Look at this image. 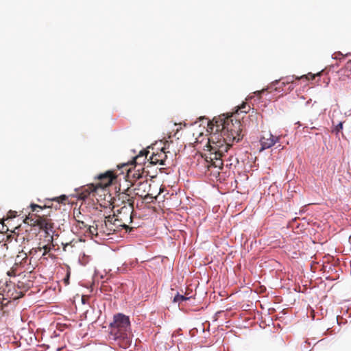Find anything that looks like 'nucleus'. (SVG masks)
I'll return each mask as SVG.
<instances>
[{"mask_svg": "<svg viewBox=\"0 0 351 351\" xmlns=\"http://www.w3.org/2000/svg\"><path fill=\"white\" fill-rule=\"evenodd\" d=\"M132 173L131 169H129L128 170V174H130V173Z\"/></svg>", "mask_w": 351, "mask_h": 351, "instance_id": "412c9836", "label": "nucleus"}, {"mask_svg": "<svg viewBox=\"0 0 351 351\" xmlns=\"http://www.w3.org/2000/svg\"><path fill=\"white\" fill-rule=\"evenodd\" d=\"M43 249L45 250V252L43 254V256H45L47 254V253L49 251L50 247H49L47 245H45L43 247Z\"/></svg>", "mask_w": 351, "mask_h": 351, "instance_id": "dca6fc26", "label": "nucleus"}, {"mask_svg": "<svg viewBox=\"0 0 351 351\" xmlns=\"http://www.w3.org/2000/svg\"><path fill=\"white\" fill-rule=\"evenodd\" d=\"M137 171H138V173H134L132 176H133L134 178H141V177H142V176H141V173H140V172H139V171H140V169H138L137 170Z\"/></svg>", "mask_w": 351, "mask_h": 351, "instance_id": "4468645a", "label": "nucleus"}, {"mask_svg": "<svg viewBox=\"0 0 351 351\" xmlns=\"http://www.w3.org/2000/svg\"><path fill=\"white\" fill-rule=\"evenodd\" d=\"M120 226H122L123 228H124L126 230L129 228V226L128 225H125V224H123V225H120Z\"/></svg>", "mask_w": 351, "mask_h": 351, "instance_id": "aec40b11", "label": "nucleus"}, {"mask_svg": "<svg viewBox=\"0 0 351 351\" xmlns=\"http://www.w3.org/2000/svg\"><path fill=\"white\" fill-rule=\"evenodd\" d=\"M88 230L89 233L91 234L92 235H95V234L98 235L99 234L97 225H96V226H89L88 228Z\"/></svg>", "mask_w": 351, "mask_h": 351, "instance_id": "9d476101", "label": "nucleus"}, {"mask_svg": "<svg viewBox=\"0 0 351 351\" xmlns=\"http://www.w3.org/2000/svg\"><path fill=\"white\" fill-rule=\"evenodd\" d=\"M40 227L47 234H49L51 232L54 233L53 227L52 224L47 222L46 221H43L40 222Z\"/></svg>", "mask_w": 351, "mask_h": 351, "instance_id": "0eeeda50", "label": "nucleus"}, {"mask_svg": "<svg viewBox=\"0 0 351 351\" xmlns=\"http://www.w3.org/2000/svg\"><path fill=\"white\" fill-rule=\"evenodd\" d=\"M108 223H112V221L110 220V217H108L107 221H104L105 226H107Z\"/></svg>", "mask_w": 351, "mask_h": 351, "instance_id": "f3484780", "label": "nucleus"}, {"mask_svg": "<svg viewBox=\"0 0 351 351\" xmlns=\"http://www.w3.org/2000/svg\"><path fill=\"white\" fill-rule=\"evenodd\" d=\"M34 269V267L31 266L27 254L21 252L16 256L14 264L10 270L7 272V275L10 277L16 276L25 271L31 272Z\"/></svg>", "mask_w": 351, "mask_h": 351, "instance_id": "f03ea898", "label": "nucleus"}, {"mask_svg": "<svg viewBox=\"0 0 351 351\" xmlns=\"http://www.w3.org/2000/svg\"><path fill=\"white\" fill-rule=\"evenodd\" d=\"M247 108L248 109L250 108V107H249V106H247V105H246V104H243V105L241 106V107L240 108V110H241V112H245V113H246V112H247V110H246V108Z\"/></svg>", "mask_w": 351, "mask_h": 351, "instance_id": "ddd939ff", "label": "nucleus"}, {"mask_svg": "<svg viewBox=\"0 0 351 351\" xmlns=\"http://www.w3.org/2000/svg\"><path fill=\"white\" fill-rule=\"evenodd\" d=\"M149 154V151H141L140 154L135 157L136 163H141L144 160V157L147 158V156Z\"/></svg>", "mask_w": 351, "mask_h": 351, "instance_id": "6e6552de", "label": "nucleus"}, {"mask_svg": "<svg viewBox=\"0 0 351 351\" xmlns=\"http://www.w3.org/2000/svg\"><path fill=\"white\" fill-rule=\"evenodd\" d=\"M279 84H280V82L278 80H276V81L272 82V84L271 85V88H275L276 90H278V89L281 88V86L276 87V86Z\"/></svg>", "mask_w": 351, "mask_h": 351, "instance_id": "f8f14e48", "label": "nucleus"}, {"mask_svg": "<svg viewBox=\"0 0 351 351\" xmlns=\"http://www.w3.org/2000/svg\"><path fill=\"white\" fill-rule=\"evenodd\" d=\"M31 208H32V211H35L36 210V208H41V207L37 204H31Z\"/></svg>", "mask_w": 351, "mask_h": 351, "instance_id": "2eb2a0df", "label": "nucleus"}, {"mask_svg": "<svg viewBox=\"0 0 351 351\" xmlns=\"http://www.w3.org/2000/svg\"><path fill=\"white\" fill-rule=\"evenodd\" d=\"M221 125H222V127L223 129L226 128H227V134H226V140L228 141L229 142H233V141H236V142H239L240 141V137H239V134L238 133V132H232L231 131L230 132H229V130H228V121L225 120V119H223V120H221ZM224 135H226V133L224 134Z\"/></svg>", "mask_w": 351, "mask_h": 351, "instance_id": "39448f33", "label": "nucleus"}, {"mask_svg": "<svg viewBox=\"0 0 351 351\" xmlns=\"http://www.w3.org/2000/svg\"><path fill=\"white\" fill-rule=\"evenodd\" d=\"M343 129V122H339L335 128L334 132H336V134H338Z\"/></svg>", "mask_w": 351, "mask_h": 351, "instance_id": "9b49d317", "label": "nucleus"}, {"mask_svg": "<svg viewBox=\"0 0 351 351\" xmlns=\"http://www.w3.org/2000/svg\"><path fill=\"white\" fill-rule=\"evenodd\" d=\"M278 141V137L274 136L271 133H265L260 139L261 150L269 149Z\"/></svg>", "mask_w": 351, "mask_h": 351, "instance_id": "7ed1b4c3", "label": "nucleus"}, {"mask_svg": "<svg viewBox=\"0 0 351 351\" xmlns=\"http://www.w3.org/2000/svg\"><path fill=\"white\" fill-rule=\"evenodd\" d=\"M189 300V297H186L183 295L180 294L179 293L173 298V302L178 303L179 304L184 301Z\"/></svg>", "mask_w": 351, "mask_h": 351, "instance_id": "1a4fd4ad", "label": "nucleus"}, {"mask_svg": "<svg viewBox=\"0 0 351 351\" xmlns=\"http://www.w3.org/2000/svg\"><path fill=\"white\" fill-rule=\"evenodd\" d=\"M110 335L114 340L122 341L124 346L131 345L130 322L128 316L122 313L114 315V321L110 324Z\"/></svg>", "mask_w": 351, "mask_h": 351, "instance_id": "f257e3e1", "label": "nucleus"}, {"mask_svg": "<svg viewBox=\"0 0 351 351\" xmlns=\"http://www.w3.org/2000/svg\"><path fill=\"white\" fill-rule=\"evenodd\" d=\"M99 180H104V185H109L112 183L114 179H115V176H114L112 171H107L105 173H101L98 176Z\"/></svg>", "mask_w": 351, "mask_h": 351, "instance_id": "423d86ee", "label": "nucleus"}, {"mask_svg": "<svg viewBox=\"0 0 351 351\" xmlns=\"http://www.w3.org/2000/svg\"><path fill=\"white\" fill-rule=\"evenodd\" d=\"M79 224H80V228H82V226H84V223L83 221H78Z\"/></svg>", "mask_w": 351, "mask_h": 351, "instance_id": "6ab92c4d", "label": "nucleus"}, {"mask_svg": "<svg viewBox=\"0 0 351 351\" xmlns=\"http://www.w3.org/2000/svg\"><path fill=\"white\" fill-rule=\"evenodd\" d=\"M263 91H264V90H262V92H263ZM261 91H257V94H258V95H261Z\"/></svg>", "mask_w": 351, "mask_h": 351, "instance_id": "4be33fe9", "label": "nucleus"}, {"mask_svg": "<svg viewBox=\"0 0 351 351\" xmlns=\"http://www.w3.org/2000/svg\"><path fill=\"white\" fill-rule=\"evenodd\" d=\"M167 158L165 148H162L160 152L152 153L149 158V162L152 165H165V160Z\"/></svg>", "mask_w": 351, "mask_h": 351, "instance_id": "20e7f679", "label": "nucleus"}, {"mask_svg": "<svg viewBox=\"0 0 351 351\" xmlns=\"http://www.w3.org/2000/svg\"><path fill=\"white\" fill-rule=\"evenodd\" d=\"M60 197L61 198L62 201H64L67 199V197L64 195H61Z\"/></svg>", "mask_w": 351, "mask_h": 351, "instance_id": "a211bd4d", "label": "nucleus"}]
</instances>
